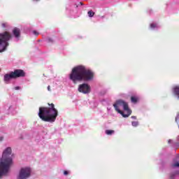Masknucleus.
Wrapping results in <instances>:
<instances>
[{
	"label": "nucleus",
	"mask_w": 179,
	"mask_h": 179,
	"mask_svg": "<svg viewBox=\"0 0 179 179\" xmlns=\"http://www.w3.org/2000/svg\"><path fill=\"white\" fill-rule=\"evenodd\" d=\"M171 167H179V163L176 162L175 164H172Z\"/></svg>",
	"instance_id": "obj_16"
},
{
	"label": "nucleus",
	"mask_w": 179,
	"mask_h": 179,
	"mask_svg": "<svg viewBox=\"0 0 179 179\" xmlns=\"http://www.w3.org/2000/svg\"><path fill=\"white\" fill-rule=\"evenodd\" d=\"M150 27H151V29H155V27H157V24L152 23L150 24Z\"/></svg>",
	"instance_id": "obj_18"
},
{
	"label": "nucleus",
	"mask_w": 179,
	"mask_h": 179,
	"mask_svg": "<svg viewBox=\"0 0 179 179\" xmlns=\"http://www.w3.org/2000/svg\"><path fill=\"white\" fill-rule=\"evenodd\" d=\"M13 34L15 37V38H19V37H20V29L15 27L13 29Z\"/></svg>",
	"instance_id": "obj_10"
},
{
	"label": "nucleus",
	"mask_w": 179,
	"mask_h": 179,
	"mask_svg": "<svg viewBox=\"0 0 179 179\" xmlns=\"http://www.w3.org/2000/svg\"><path fill=\"white\" fill-rule=\"evenodd\" d=\"M48 43H54V41L52 38H49Z\"/></svg>",
	"instance_id": "obj_21"
},
{
	"label": "nucleus",
	"mask_w": 179,
	"mask_h": 179,
	"mask_svg": "<svg viewBox=\"0 0 179 179\" xmlns=\"http://www.w3.org/2000/svg\"><path fill=\"white\" fill-rule=\"evenodd\" d=\"M138 100H139L138 96H131V103H134V104H136V103H138Z\"/></svg>",
	"instance_id": "obj_11"
},
{
	"label": "nucleus",
	"mask_w": 179,
	"mask_h": 179,
	"mask_svg": "<svg viewBox=\"0 0 179 179\" xmlns=\"http://www.w3.org/2000/svg\"><path fill=\"white\" fill-rule=\"evenodd\" d=\"M49 107H40L38 117L45 122H55L58 117V110L54 103H48Z\"/></svg>",
	"instance_id": "obj_2"
},
{
	"label": "nucleus",
	"mask_w": 179,
	"mask_h": 179,
	"mask_svg": "<svg viewBox=\"0 0 179 179\" xmlns=\"http://www.w3.org/2000/svg\"><path fill=\"white\" fill-rule=\"evenodd\" d=\"M94 78V73L92 70L86 69L85 66H77L73 68L71 73L69 75L70 80L73 83L77 82H89Z\"/></svg>",
	"instance_id": "obj_1"
},
{
	"label": "nucleus",
	"mask_w": 179,
	"mask_h": 179,
	"mask_svg": "<svg viewBox=\"0 0 179 179\" xmlns=\"http://www.w3.org/2000/svg\"><path fill=\"white\" fill-rule=\"evenodd\" d=\"M1 27L3 29H5V27H8V24L6 22H3L1 24Z\"/></svg>",
	"instance_id": "obj_17"
},
{
	"label": "nucleus",
	"mask_w": 179,
	"mask_h": 179,
	"mask_svg": "<svg viewBox=\"0 0 179 179\" xmlns=\"http://www.w3.org/2000/svg\"><path fill=\"white\" fill-rule=\"evenodd\" d=\"M78 92L87 94L90 92V85L89 84L83 83L79 85Z\"/></svg>",
	"instance_id": "obj_7"
},
{
	"label": "nucleus",
	"mask_w": 179,
	"mask_h": 179,
	"mask_svg": "<svg viewBox=\"0 0 179 179\" xmlns=\"http://www.w3.org/2000/svg\"><path fill=\"white\" fill-rule=\"evenodd\" d=\"M48 92H51V87L50 85L48 86Z\"/></svg>",
	"instance_id": "obj_23"
},
{
	"label": "nucleus",
	"mask_w": 179,
	"mask_h": 179,
	"mask_svg": "<svg viewBox=\"0 0 179 179\" xmlns=\"http://www.w3.org/2000/svg\"><path fill=\"white\" fill-rule=\"evenodd\" d=\"M69 173L68 172V171H64V176H68Z\"/></svg>",
	"instance_id": "obj_20"
},
{
	"label": "nucleus",
	"mask_w": 179,
	"mask_h": 179,
	"mask_svg": "<svg viewBox=\"0 0 179 179\" xmlns=\"http://www.w3.org/2000/svg\"><path fill=\"white\" fill-rule=\"evenodd\" d=\"M131 118H134V120H136V116H131Z\"/></svg>",
	"instance_id": "obj_24"
},
{
	"label": "nucleus",
	"mask_w": 179,
	"mask_h": 179,
	"mask_svg": "<svg viewBox=\"0 0 179 179\" xmlns=\"http://www.w3.org/2000/svg\"><path fill=\"white\" fill-rule=\"evenodd\" d=\"M80 4L83 5V2H80Z\"/></svg>",
	"instance_id": "obj_25"
},
{
	"label": "nucleus",
	"mask_w": 179,
	"mask_h": 179,
	"mask_svg": "<svg viewBox=\"0 0 179 179\" xmlns=\"http://www.w3.org/2000/svg\"><path fill=\"white\" fill-rule=\"evenodd\" d=\"M176 174H179L178 171H176L175 173L171 174L170 178H171V179L174 178V176H176Z\"/></svg>",
	"instance_id": "obj_14"
},
{
	"label": "nucleus",
	"mask_w": 179,
	"mask_h": 179,
	"mask_svg": "<svg viewBox=\"0 0 179 179\" xmlns=\"http://www.w3.org/2000/svg\"><path fill=\"white\" fill-rule=\"evenodd\" d=\"M106 135H113L114 134V130H106Z\"/></svg>",
	"instance_id": "obj_12"
},
{
	"label": "nucleus",
	"mask_w": 179,
	"mask_h": 179,
	"mask_svg": "<svg viewBox=\"0 0 179 179\" xmlns=\"http://www.w3.org/2000/svg\"><path fill=\"white\" fill-rule=\"evenodd\" d=\"M88 16L90 17H93V16H94V12H93L92 10H90L88 11Z\"/></svg>",
	"instance_id": "obj_13"
},
{
	"label": "nucleus",
	"mask_w": 179,
	"mask_h": 179,
	"mask_svg": "<svg viewBox=\"0 0 179 179\" xmlns=\"http://www.w3.org/2000/svg\"><path fill=\"white\" fill-rule=\"evenodd\" d=\"M12 163H13L12 159V148L8 147L3 151L0 162V178L2 176L8 174Z\"/></svg>",
	"instance_id": "obj_3"
},
{
	"label": "nucleus",
	"mask_w": 179,
	"mask_h": 179,
	"mask_svg": "<svg viewBox=\"0 0 179 179\" xmlns=\"http://www.w3.org/2000/svg\"><path fill=\"white\" fill-rule=\"evenodd\" d=\"M33 1H36V2H38V1H39V0H33Z\"/></svg>",
	"instance_id": "obj_27"
},
{
	"label": "nucleus",
	"mask_w": 179,
	"mask_h": 179,
	"mask_svg": "<svg viewBox=\"0 0 179 179\" xmlns=\"http://www.w3.org/2000/svg\"><path fill=\"white\" fill-rule=\"evenodd\" d=\"M11 79H15V77L13 76V73L12 71L10 73H6L3 76V80L6 83H8Z\"/></svg>",
	"instance_id": "obj_9"
},
{
	"label": "nucleus",
	"mask_w": 179,
	"mask_h": 179,
	"mask_svg": "<svg viewBox=\"0 0 179 179\" xmlns=\"http://www.w3.org/2000/svg\"><path fill=\"white\" fill-rule=\"evenodd\" d=\"M14 76V79H17V78H24L26 76V73L22 69H15L14 71H11Z\"/></svg>",
	"instance_id": "obj_8"
},
{
	"label": "nucleus",
	"mask_w": 179,
	"mask_h": 179,
	"mask_svg": "<svg viewBox=\"0 0 179 179\" xmlns=\"http://www.w3.org/2000/svg\"><path fill=\"white\" fill-rule=\"evenodd\" d=\"M33 33L35 36H38V32L37 31H33Z\"/></svg>",
	"instance_id": "obj_19"
},
{
	"label": "nucleus",
	"mask_w": 179,
	"mask_h": 179,
	"mask_svg": "<svg viewBox=\"0 0 179 179\" xmlns=\"http://www.w3.org/2000/svg\"><path fill=\"white\" fill-rule=\"evenodd\" d=\"M170 142H171V140H169V143H170Z\"/></svg>",
	"instance_id": "obj_26"
},
{
	"label": "nucleus",
	"mask_w": 179,
	"mask_h": 179,
	"mask_svg": "<svg viewBox=\"0 0 179 179\" xmlns=\"http://www.w3.org/2000/svg\"><path fill=\"white\" fill-rule=\"evenodd\" d=\"M131 125L133 127H138V125H139V123L138 122H132Z\"/></svg>",
	"instance_id": "obj_15"
},
{
	"label": "nucleus",
	"mask_w": 179,
	"mask_h": 179,
	"mask_svg": "<svg viewBox=\"0 0 179 179\" xmlns=\"http://www.w3.org/2000/svg\"><path fill=\"white\" fill-rule=\"evenodd\" d=\"M13 36L10 32L6 31L3 33H0V52H3L6 50V48L9 46V40H11Z\"/></svg>",
	"instance_id": "obj_5"
},
{
	"label": "nucleus",
	"mask_w": 179,
	"mask_h": 179,
	"mask_svg": "<svg viewBox=\"0 0 179 179\" xmlns=\"http://www.w3.org/2000/svg\"><path fill=\"white\" fill-rule=\"evenodd\" d=\"M31 174V169L29 167L22 168L20 171L17 179H27Z\"/></svg>",
	"instance_id": "obj_6"
},
{
	"label": "nucleus",
	"mask_w": 179,
	"mask_h": 179,
	"mask_svg": "<svg viewBox=\"0 0 179 179\" xmlns=\"http://www.w3.org/2000/svg\"><path fill=\"white\" fill-rule=\"evenodd\" d=\"M113 107L124 118H128V117L132 114V111L129 110V107L128 106V103L122 99L117 100L116 103L113 104Z\"/></svg>",
	"instance_id": "obj_4"
},
{
	"label": "nucleus",
	"mask_w": 179,
	"mask_h": 179,
	"mask_svg": "<svg viewBox=\"0 0 179 179\" xmlns=\"http://www.w3.org/2000/svg\"><path fill=\"white\" fill-rule=\"evenodd\" d=\"M15 90H20V87H15Z\"/></svg>",
	"instance_id": "obj_22"
}]
</instances>
